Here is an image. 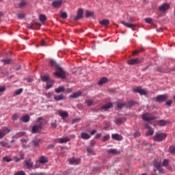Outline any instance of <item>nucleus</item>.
Returning a JSON list of instances; mask_svg holds the SVG:
<instances>
[{"label":"nucleus","instance_id":"1","mask_svg":"<svg viewBox=\"0 0 175 175\" xmlns=\"http://www.w3.org/2000/svg\"><path fill=\"white\" fill-rule=\"evenodd\" d=\"M46 126V121L43 117H40L36 121L34 125L31 127V133H40L43 131V128Z\"/></svg>","mask_w":175,"mask_h":175},{"label":"nucleus","instance_id":"2","mask_svg":"<svg viewBox=\"0 0 175 175\" xmlns=\"http://www.w3.org/2000/svg\"><path fill=\"white\" fill-rule=\"evenodd\" d=\"M167 137V135L165 133H157L153 137V140H154V142H163V140H165Z\"/></svg>","mask_w":175,"mask_h":175},{"label":"nucleus","instance_id":"3","mask_svg":"<svg viewBox=\"0 0 175 175\" xmlns=\"http://www.w3.org/2000/svg\"><path fill=\"white\" fill-rule=\"evenodd\" d=\"M142 120H144V121H147V122L157 120V117L154 116H152V114L150 113H146L143 114L142 116Z\"/></svg>","mask_w":175,"mask_h":175},{"label":"nucleus","instance_id":"4","mask_svg":"<svg viewBox=\"0 0 175 175\" xmlns=\"http://www.w3.org/2000/svg\"><path fill=\"white\" fill-rule=\"evenodd\" d=\"M57 69L59 71L54 72L53 75L59 79H66V73H65V71H64L61 67H59Z\"/></svg>","mask_w":175,"mask_h":175},{"label":"nucleus","instance_id":"5","mask_svg":"<svg viewBox=\"0 0 175 175\" xmlns=\"http://www.w3.org/2000/svg\"><path fill=\"white\" fill-rule=\"evenodd\" d=\"M169 9H170V4L167 3H163L158 8V10L162 13H165V12H167V10H169Z\"/></svg>","mask_w":175,"mask_h":175},{"label":"nucleus","instance_id":"6","mask_svg":"<svg viewBox=\"0 0 175 175\" xmlns=\"http://www.w3.org/2000/svg\"><path fill=\"white\" fill-rule=\"evenodd\" d=\"M10 131L8 127H3L2 129H0V139H3L8 133H10Z\"/></svg>","mask_w":175,"mask_h":175},{"label":"nucleus","instance_id":"7","mask_svg":"<svg viewBox=\"0 0 175 175\" xmlns=\"http://www.w3.org/2000/svg\"><path fill=\"white\" fill-rule=\"evenodd\" d=\"M168 97L169 96H167V94L158 95L156 97V100L159 103H162V102H166V100H167Z\"/></svg>","mask_w":175,"mask_h":175},{"label":"nucleus","instance_id":"8","mask_svg":"<svg viewBox=\"0 0 175 175\" xmlns=\"http://www.w3.org/2000/svg\"><path fill=\"white\" fill-rule=\"evenodd\" d=\"M121 24L124 25L126 28H130L132 31H135V28H136V24L126 23L124 21H121Z\"/></svg>","mask_w":175,"mask_h":175},{"label":"nucleus","instance_id":"9","mask_svg":"<svg viewBox=\"0 0 175 175\" xmlns=\"http://www.w3.org/2000/svg\"><path fill=\"white\" fill-rule=\"evenodd\" d=\"M70 140V139H69L68 137H65L63 138L56 139L55 142H56V143H60L63 144L64 143H68V142H69Z\"/></svg>","mask_w":175,"mask_h":175},{"label":"nucleus","instance_id":"10","mask_svg":"<svg viewBox=\"0 0 175 175\" xmlns=\"http://www.w3.org/2000/svg\"><path fill=\"white\" fill-rule=\"evenodd\" d=\"M40 23H34L32 25H27V28H29V29H38V28H40Z\"/></svg>","mask_w":175,"mask_h":175},{"label":"nucleus","instance_id":"11","mask_svg":"<svg viewBox=\"0 0 175 175\" xmlns=\"http://www.w3.org/2000/svg\"><path fill=\"white\" fill-rule=\"evenodd\" d=\"M133 92H137L138 94H140V95H146L147 92H146V90L142 89V88L138 87L135 89H133Z\"/></svg>","mask_w":175,"mask_h":175},{"label":"nucleus","instance_id":"12","mask_svg":"<svg viewBox=\"0 0 175 175\" xmlns=\"http://www.w3.org/2000/svg\"><path fill=\"white\" fill-rule=\"evenodd\" d=\"M127 64L129 65H137V64H140V60L139 59H131L127 61Z\"/></svg>","mask_w":175,"mask_h":175},{"label":"nucleus","instance_id":"13","mask_svg":"<svg viewBox=\"0 0 175 175\" xmlns=\"http://www.w3.org/2000/svg\"><path fill=\"white\" fill-rule=\"evenodd\" d=\"M153 166H154V167H157L160 173L162 172V164H161V163H159L157 160H154Z\"/></svg>","mask_w":175,"mask_h":175},{"label":"nucleus","instance_id":"14","mask_svg":"<svg viewBox=\"0 0 175 175\" xmlns=\"http://www.w3.org/2000/svg\"><path fill=\"white\" fill-rule=\"evenodd\" d=\"M25 163L27 167V169H31L33 167V162L31 159L25 160Z\"/></svg>","mask_w":175,"mask_h":175},{"label":"nucleus","instance_id":"15","mask_svg":"<svg viewBox=\"0 0 175 175\" xmlns=\"http://www.w3.org/2000/svg\"><path fill=\"white\" fill-rule=\"evenodd\" d=\"M58 114L62 117L63 120H65V118H67V117H69V113L66 111H63L62 110L58 111Z\"/></svg>","mask_w":175,"mask_h":175},{"label":"nucleus","instance_id":"16","mask_svg":"<svg viewBox=\"0 0 175 175\" xmlns=\"http://www.w3.org/2000/svg\"><path fill=\"white\" fill-rule=\"evenodd\" d=\"M52 5L53 8H61V5H62V0H55L53 1Z\"/></svg>","mask_w":175,"mask_h":175},{"label":"nucleus","instance_id":"17","mask_svg":"<svg viewBox=\"0 0 175 175\" xmlns=\"http://www.w3.org/2000/svg\"><path fill=\"white\" fill-rule=\"evenodd\" d=\"M68 162L70 163V165H79V163H80V159L73 157L70 159Z\"/></svg>","mask_w":175,"mask_h":175},{"label":"nucleus","instance_id":"18","mask_svg":"<svg viewBox=\"0 0 175 175\" xmlns=\"http://www.w3.org/2000/svg\"><path fill=\"white\" fill-rule=\"evenodd\" d=\"M83 18V9H79L77 12V16L74 18L75 21H77L80 20V18Z\"/></svg>","mask_w":175,"mask_h":175},{"label":"nucleus","instance_id":"19","mask_svg":"<svg viewBox=\"0 0 175 175\" xmlns=\"http://www.w3.org/2000/svg\"><path fill=\"white\" fill-rule=\"evenodd\" d=\"M81 91L79 90L77 92L72 93L70 95L69 98H71L72 99H76V98H79V96H81Z\"/></svg>","mask_w":175,"mask_h":175},{"label":"nucleus","instance_id":"20","mask_svg":"<svg viewBox=\"0 0 175 175\" xmlns=\"http://www.w3.org/2000/svg\"><path fill=\"white\" fill-rule=\"evenodd\" d=\"M111 137L113 140H117V142H121L122 140V136L120 134H112Z\"/></svg>","mask_w":175,"mask_h":175},{"label":"nucleus","instance_id":"21","mask_svg":"<svg viewBox=\"0 0 175 175\" xmlns=\"http://www.w3.org/2000/svg\"><path fill=\"white\" fill-rule=\"evenodd\" d=\"M81 139L83 140H88V139L91 138V135L87 133H81L80 135Z\"/></svg>","mask_w":175,"mask_h":175},{"label":"nucleus","instance_id":"22","mask_svg":"<svg viewBox=\"0 0 175 175\" xmlns=\"http://www.w3.org/2000/svg\"><path fill=\"white\" fill-rule=\"evenodd\" d=\"M38 162L42 164L47 163V162H49V159L44 156H41L38 159Z\"/></svg>","mask_w":175,"mask_h":175},{"label":"nucleus","instance_id":"23","mask_svg":"<svg viewBox=\"0 0 175 175\" xmlns=\"http://www.w3.org/2000/svg\"><path fill=\"white\" fill-rule=\"evenodd\" d=\"M107 154H112L113 155H117L118 154H120L121 152L117 149H109L107 151Z\"/></svg>","mask_w":175,"mask_h":175},{"label":"nucleus","instance_id":"24","mask_svg":"<svg viewBox=\"0 0 175 175\" xmlns=\"http://www.w3.org/2000/svg\"><path fill=\"white\" fill-rule=\"evenodd\" d=\"M0 147H6V148H11L12 146L9 144V143L5 142V141H1L0 142Z\"/></svg>","mask_w":175,"mask_h":175},{"label":"nucleus","instance_id":"25","mask_svg":"<svg viewBox=\"0 0 175 175\" xmlns=\"http://www.w3.org/2000/svg\"><path fill=\"white\" fill-rule=\"evenodd\" d=\"M31 144L34 146V147H38L39 144H40V139H34L33 141L31 142Z\"/></svg>","mask_w":175,"mask_h":175},{"label":"nucleus","instance_id":"26","mask_svg":"<svg viewBox=\"0 0 175 175\" xmlns=\"http://www.w3.org/2000/svg\"><path fill=\"white\" fill-rule=\"evenodd\" d=\"M109 81L107 80V78L106 77H103L101 78L98 81V85H103V84H105V83H107Z\"/></svg>","mask_w":175,"mask_h":175},{"label":"nucleus","instance_id":"27","mask_svg":"<svg viewBox=\"0 0 175 175\" xmlns=\"http://www.w3.org/2000/svg\"><path fill=\"white\" fill-rule=\"evenodd\" d=\"M65 91V87L64 86H59L57 88L55 89V92H56V94H61V92H64Z\"/></svg>","mask_w":175,"mask_h":175},{"label":"nucleus","instance_id":"28","mask_svg":"<svg viewBox=\"0 0 175 175\" xmlns=\"http://www.w3.org/2000/svg\"><path fill=\"white\" fill-rule=\"evenodd\" d=\"M54 99L55 100L59 101V100H64L65 99V97L64 95L60 94V95H54Z\"/></svg>","mask_w":175,"mask_h":175},{"label":"nucleus","instance_id":"29","mask_svg":"<svg viewBox=\"0 0 175 175\" xmlns=\"http://www.w3.org/2000/svg\"><path fill=\"white\" fill-rule=\"evenodd\" d=\"M30 117L28 115H25L22 118H21V120H22L23 122H29L30 120Z\"/></svg>","mask_w":175,"mask_h":175},{"label":"nucleus","instance_id":"30","mask_svg":"<svg viewBox=\"0 0 175 175\" xmlns=\"http://www.w3.org/2000/svg\"><path fill=\"white\" fill-rule=\"evenodd\" d=\"M167 121L164 120H160L157 121V124L159 126H165V125H166V124H167Z\"/></svg>","mask_w":175,"mask_h":175},{"label":"nucleus","instance_id":"31","mask_svg":"<svg viewBox=\"0 0 175 175\" xmlns=\"http://www.w3.org/2000/svg\"><path fill=\"white\" fill-rule=\"evenodd\" d=\"M53 84H54L53 80L48 81L46 86V90H50V88H51V87H53Z\"/></svg>","mask_w":175,"mask_h":175},{"label":"nucleus","instance_id":"32","mask_svg":"<svg viewBox=\"0 0 175 175\" xmlns=\"http://www.w3.org/2000/svg\"><path fill=\"white\" fill-rule=\"evenodd\" d=\"M99 23L101 25H109L110 24V21L108 19H104L103 21H100Z\"/></svg>","mask_w":175,"mask_h":175},{"label":"nucleus","instance_id":"33","mask_svg":"<svg viewBox=\"0 0 175 175\" xmlns=\"http://www.w3.org/2000/svg\"><path fill=\"white\" fill-rule=\"evenodd\" d=\"M110 107H111V103H108V104H106V105H103L101 107V109L106 111V110H109V109H110Z\"/></svg>","mask_w":175,"mask_h":175},{"label":"nucleus","instance_id":"34","mask_svg":"<svg viewBox=\"0 0 175 175\" xmlns=\"http://www.w3.org/2000/svg\"><path fill=\"white\" fill-rule=\"evenodd\" d=\"M50 64L51 65V66H54L55 68H57V69L59 68V66L57 64L55 61H54L53 59L50 60Z\"/></svg>","mask_w":175,"mask_h":175},{"label":"nucleus","instance_id":"35","mask_svg":"<svg viewBox=\"0 0 175 175\" xmlns=\"http://www.w3.org/2000/svg\"><path fill=\"white\" fill-rule=\"evenodd\" d=\"M1 62L3 63V65H9L12 62V59H2Z\"/></svg>","mask_w":175,"mask_h":175},{"label":"nucleus","instance_id":"36","mask_svg":"<svg viewBox=\"0 0 175 175\" xmlns=\"http://www.w3.org/2000/svg\"><path fill=\"white\" fill-rule=\"evenodd\" d=\"M39 19H40V21H41V23H44V21L47 20V18L45 16V15L40 14L39 16Z\"/></svg>","mask_w":175,"mask_h":175},{"label":"nucleus","instance_id":"37","mask_svg":"<svg viewBox=\"0 0 175 175\" xmlns=\"http://www.w3.org/2000/svg\"><path fill=\"white\" fill-rule=\"evenodd\" d=\"M152 135H154V129L152 128L148 129V131L146 133V136H152Z\"/></svg>","mask_w":175,"mask_h":175},{"label":"nucleus","instance_id":"38","mask_svg":"<svg viewBox=\"0 0 175 175\" xmlns=\"http://www.w3.org/2000/svg\"><path fill=\"white\" fill-rule=\"evenodd\" d=\"M41 80L44 82L47 81V83H48L49 81H50V77H49V76H42V77H41Z\"/></svg>","mask_w":175,"mask_h":175},{"label":"nucleus","instance_id":"39","mask_svg":"<svg viewBox=\"0 0 175 175\" xmlns=\"http://www.w3.org/2000/svg\"><path fill=\"white\" fill-rule=\"evenodd\" d=\"M135 103H135V101H133V100L129 101L126 103V107L131 108V107H132V106H133V105H135Z\"/></svg>","mask_w":175,"mask_h":175},{"label":"nucleus","instance_id":"40","mask_svg":"<svg viewBox=\"0 0 175 175\" xmlns=\"http://www.w3.org/2000/svg\"><path fill=\"white\" fill-rule=\"evenodd\" d=\"M25 6H27L26 1L23 0L19 3V8H25Z\"/></svg>","mask_w":175,"mask_h":175},{"label":"nucleus","instance_id":"41","mask_svg":"<svg viewBox=\"0 0 175 175\" xmlns=\"http://www.w3.org/2000/svg\"><path fill=\"white\" fill-rule=\"evenodd\" d=\"M162 165L165 167H167V166H169V160L167 159H164Z\"/></svg>","mask_w":175,"mask_h":175},{"label":"nucleus","instance_id":"42","mask_svg":"<svg viewBox=\"0 0 175 175\" xmlns=\"http://www.w3.org/2000/svg\"><path fill=\"white\" fill-rule=\"evenodd\" d=\"M3 160L4 161V162H12V159L8 156L3 157Z\"/></svg>","mask_w":175,"mask_h":175},{"label":"nucleus","instance_id":"43","mask_svg":"<svg viewBox=\"0 0 175 175\" xmlns=\"http://www.w3.org/2000/svg\"><path fill=\"white\" fill-rule=\"evenodd\" d=\"M85 103L88 106H92V105H94V100H87Z\"/></svg>","mask_w":175,"mask_h":175},{"label":"nucleus","instance_id":"44","mask_svg":"<svg viewBox=\"0 0 175 175\" xmlns=\"http://www.w3.org/2000/svg\"><path fill=\"white\" fill-rule=\"evenodd\" d=\"M122 122H123L122 119H120V118H117L115 121V123L116 124V125H121Z\"/></svg>","mask_w":175,"mask_h":175},{"label":"nucleus","instance_id":"45","mask_svg":"<svg viewBox=\"0 0 175 175\" xmlns=\"http://www.w3.org/2000/svg\"><path fill=\"white\" fill-rule=\"evenodd\" d=\"M87 152H88L89 154H93V155H95V152L94 151V149L92 148H87Z\"/></svg>","mask_w":175,"mask_h":175},{"label":"nucleus","instance_id":"46","mask_svg":"<svg viewBox=\"0 0 175 175\" xmlns=\"http://www.w3.org/2000/svg\"><path fill=\"white\" fill-rule=\"evenodd\" d=\"M169 152H170L171 154H175V147L174 146H170Z\"/></svg>","mask_w":175,"mask_h":175},{"label":"nucleus","instance_id":"47","mask_svg":"<svg viewBox=\"0 0 175 175\" xmlns=\"http://www.w3.org/2000/svg\"><path fill=\"white\" fill-rule=\"evenodd\" d=\"M24 17H25V14H24V13L20 12L18 14V18H19L20 20L24 18Z\"/></svg>","mask_w":175,"mask_h":175},{"label":"nucleus","instance_id":"48","mask_svg":"<svg viewBox=\"0 0 175 175\" xmlns=\"http://www.w3.org/2000/svg\"><path fill=\"white\" fill-rule=\"evenodd\" d=\"M60 14H61L62 18H64V19L68 18V14H66V12H60Z\"/></svg>","mask_w":175,"mask_h":175},{"label":"nucleus","instance_id":"49","mask_svg":"<svg viewBox=\"0 0 175 175\" xmlns=\"http://www.w3.org/2000/svg\"><path fill=\"white\" fill-rule=\"evenodd\" d=\"M124 106H125V103H117L118 109H122V107H124Z\"/></svg>","mask_w":175,"mask_h":175},{"label":"nucleus","instance_id":"50","mask_svg":"<svg viewBox=\"0 0 175 175\" xmlns=\"http://www.w3.org/2000/svg\"><path fill=\"white\" fill-rule=\"evenodd\" d=\"M23 92V88H20L15 91V95H20Z\"/></svg>","mask_w":175,"mask_h":175},{"label":"nucleus","instance_id":"51","mask_svg":"<svg viewBox=\"0 0 175 175\" xmlns=\"http://www.w3.org/2000/svg\"><path fill=\"white\" fill-rule=\"evenodd\" d=\"M142 51H143V49H141L137 50V51H134L133 52V55H136V54H139V53H142Z\"/></svg>","mask_w":175,"mask_h":175},{"label":"nucleus","instance_id":"52","mask_svg":"<svg viewBox=\"0 0 175 175\" xmlns=\"http://www.w3.org/2000/svg\"><path fill=\"white\" fill-rule=\"evenodd\" d=\"M92 16H94V12L90 11L86 12V17H91Z\"/></svg>","mask_w":175,"mask_h":175},{"label":"nucleus","instance_id":"53","mask_svg":"<svg viewBox=\"0 0 175 175\" xmlns=\"http://www.w3.org/2000/svg\"><path fill=\"white\" fill-rule=\"evenodd\" d=\"M145 21L148 24H151L152 23V19L150 18H145Z\"/></svg>","mask_w":175,"mask_h":175},{"label":"nucleus","instance_id":"54","mask_svg":"<svg viewBox=\"0 0 175 175\" xmlns=\"http://www.w3.org/2000/svg\"><path fill=\"white\" fill-rule=\"evenodd\" d=\"M72 91H73L72 88H66V89L64 88V92H67L69 94V93L72 92Z\"/></svg>","mask_w":175,"mask_h":175},{"label":"nucleus","instance_id":"55","mask_svg":"<svg viewBox=\"0 0 175 175\" xmlns=\"http://www.w3.org/2000/svg\"><path fill=\"white\" fill-rule=\"evenodd\" d=\"M109 139H110V136L109 135H105L103 137V142H107V140H109Z\"/></svg>","mask_w":175,"mask_h":175},{"label":"nucleus","instance_id":"56","mask_svg":"<svg viewBox=\"0 0 175 175\" xmlns=\"http://www.w3.org/2000/svg\"><path fill=\"white\" fill-rule=\"evenodd\" d=\"M18 118H19V116L17 114H14L12 116V120L16 121V120H18Z\"/></svg>","mask_w":175,"mask_h":175},{"label":"nucleus","instance_id":"57","mask_svg":"<svg viewBox=\"0 0 175 175\" xmlns=\"http://www.w3.org/2000/svg\"><path fill=\"white\" fill-rule=\"evenodd\" d=\"M40 163L38 162V161H36V165H34L35 169H38V167H40Z\"/></svg>","mask_w":175,"mask_h":175},{"label":"nucleus","instance_id":"58","mask_svg":"<svg viewBox=\"0 0 175 175\" xmlns=\"http://www.w3.org/2000/svg\"><path fill=\"white\" fill-rule=\"evenodd\" d=\"M140 135H141L140 132L136 131V132L134 133V137H139V136H140Z\"/></svg>","mask_w":175,"mask_h":175},{"label":"nucleus","instance_id":"59","mask_svg":"<svg viewBox=\"0 0 175 175\" xmlns=\"http://www.w3.org/2000/svg\"><path fill=\"white\" fill-rule=\"evenodd\" d=\"M14 159L15 162H20V161H21V159L18 158L17 156L14 157Z\"/></svg>","mask_w":175,"mask_h":175},{"label":"nucleus","instance_id":"60","mask_svg":"<svg viewBox=\"0 0 175 175\" xmlns=\"http://www.w3.org/2000/svg\"><path fill=\"white\" fill-rule=\"evenodd\" d=\"M6 88L5 86L0 85V92H3Z\"/></svg>","mask_w":175,"mask_h":175},{"label":"nucleus","instance_id":"61","mask_svg":"<svg viewBox=\"0 0 175 175\" xmlns=\"http://www.w3.org/2000/svg\"><path fill=\"white\" fill-rule=\"evenodd\" d=\"M165 105H166L167 106H171V105H172V100H168V101H166V102H165Z\"/></svg>","mask_w":175,"mask_h":175},{"label":"nucleus","instance_id":"62","mask_svg":"<svg viewBox=\"0 0 175 175\" xmlns=\"http://www.w3.org/2000/svg\"><path fill=\"white\" fill-rule=\"evenodd\" d=\"M79 121H80V118H76L72 121V123L75 124V122H79Z\"/></svg>","mask_w":175,"mask_h":175},{"label":"nucleus","instance_id":"63","mask_svg":"<svg viewBox=\"0 0 175 175\" xmlns=\"http://www.w3.org/2000/svg\"><path fill=\"white\" fill-rule=\"evenodd\" d=\"M51 125L52 128H57V123L55 122L51 123Z\"/></svg>","mask_w":175,"mask_h":175},{"label":"nucleus","instance_id":"64","mask_svg":"<svg viewBox=\"0 0 175 175\" xmlns=\"http://www.w3.org/2000/svg\"><path fill=\"white\" fill-rule=\"evenodd\" d=\"M41 46H46V41L44 40H42Z\"/></svg>","mask_w":175,"mask_h":175}]
</instances>
